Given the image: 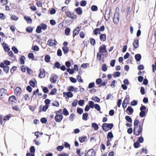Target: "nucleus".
I'll list each match as a JSON object with an SVG mask.
<instances>
[{
  "instance_id": "nucleus-1",
  "label": "nucleus",
  "mask_w": 156,
  "mask_h": 156,
  "mask_svg": "<svg viewBox=\"0 0 156 156\" xmlns=\"http://www.w3.org/2000/svg\"><path fill=\"white\" fill-rule=\"evenodd\" d=\"M143 123L141 126L134 127L133 128V133L136 136H138L142 133L143 131Z\"/></svg>"
},
{
  "instance_id": "nucleus-2",
  "label": "nucleus",
  "mask_w": 156,
  "mask_h": 156,
  "mask_svg": "<svg viewBox=\"0 0 156 156\" xmlns=\"http://www.w3.org/2000/svg\"><path fill=\"white\" fill-rule=\"evenodd\" d=\"M113 127V124L112 123L107 124L104 123L102 124V127L103 129L106 131L109 130V129H111Z\"/></svg>"
},
{
  "instance_id": "nucleus-3",
  "label": "nucleus",
  "mask_w": 156,
  "mask_h": 156,
  "mask_svg": "<svg viewBox=\"0 0 156 156\" xmlns=\"http://www.w3.org/2000/svg\"><path fill=\"white\" fill-rule=\"evenodd\" d=\"M8 96L7 91L3 88L0 89V98L1 99Z\"/></svg>"
},
{
  "instance_id": "nucleus-4",
  "label": "nucleus",
  "mask_w": 156,
  "mask_h": 156,
  "mask_svg": "<svg viewBox=\"0 0 156 156\" xmlns=\"http://www.w3.org/2000/svg\"><path fill=\"white\" fill-rule=\"evenodd\" d=\"M65 13L67 17L70 18L72 19H75L77 18L76 15H74L73 13H71L69 11L66 12Z\"/></svg>"
},
{
  "instance_id": "nucleus-5",
  "label": "nucleus",
  "mask_w": 156,
  "mask_h": 156,
  "mask_svg": "<svg viewBox=\"0 0 156 156\" xmlns=\"http://www.w3.org/2000/svg\"><path fill=\"white\" fill-rule=\"evenodd\" d=\"M99 51L100 53L107 52V50H106L105 46V45H102L100 47Z\"/></svg>"
},
{
  "instance_id": "nucleus-6",
  "label": "nucleus",
  "mask_w": 156,
  "mask_h": 156,
  "mask_svg": "<svg viewBox=\"0 0 156 156\" xmlns=\"http://www.w3.org/2000/svg\"><path fill=\"white\" fill-rule=\"evenodd\" d=\"M63 116L61 115L57 114L55 117V119L56 122H60L62 120Z\"/></svg>"
},
{
  "instance_id": "nucleus-7",
  "label": "nucleus",
  "mask_w": 156,
  "mask_h": 156,
  "mask_svg": "<svg viewBox=\"0 0 156 156\" xmlns=\"http://www.w3.org/2000/svg\"><path fill=\"white\" fill-rule=\"evenodd\" d=\"M64 96L66 98H72L73 96V94L70 91H68L67 92H64L63 93Z\"/></svg>"
},
{
  "instance_id": "nucleus-8",
  "label": "nucleus",
  "mask_w": 156,
  "mask_h": 156,
  "mask_svg": "<svg viewBox=\"0 0 156 156\" xmlns=\"http://www.w3.org/2000/svg\"><path fill=\"white\" fill-rule=\"evenodd\" d=\"M40 73L39 76L40 78H44L45 76V70L44 69H40Z\"/></svg>"
},
{
  "instance_id": "nucleus-9",
  "label": "nucleus",
  "mask_w": 156,
  "mask_h": 156,
  "mask_svg": "<svg viewBox=\"0 0 156 156\" xmlns=\"http://www.w3.org/2000/svg\"><path fill=\"white\" fill-rule=\"evenodd\" d=\"M129 101V99L128 98H126L123 101L122 106L124 108H125L127 106V104H128Z\"/></svg>"
},
{
  "instance_id": "nucleus-10",
  "label": "nucleus",
  "mask_w": 156,
  "mask_h": 156,
  "mask_svg": "<svg viewBox=\"0 0 156 156\" xmlns=\"http://www.w3.org/2000/svg\"><path fill=\"white\" fill-rule=\"evenodd\" d=\"M9 103L11 104H13L16 101L15 98L14 96L10 97L9 98Z\"/></svg>"
},
{
  "instance_id": "nucleus-11",
  "label": "nucleus",
  "mask_w": 156,
  "mask_h": 156,
  "mask_svg": "<svg viewBox=\"0 0 156 156\" xmlns=\"http://www.w3.org/2000/svg\"><path fill=\"white\" fill-rule=\"evenodd\" d=\"M126 111L129 115H132L133 112V109L132 107L128 106L126 110Z\"/></svg>"
},
{
  "instance_id": "nucleus-12",
  "label": "nucleus",
  "mask_w": 156,
  "mask_h": 156,
  "mask_svg": "<svg viewBox=\"0 0 156 156\" xmlns=\"http://www.w3.org/2000/svg\"><path fill=\"white\" fill-rule=\"evenodd\" d=\"M57 75H54L50 79L51 82L52 83H55L57 81Z\"/></svg>"
},
{
  "instance_id": "nucleus-13",
  "label": "nucleus",
  "mask_w": 156,
  "mask_h": 156,
  "mask_svg": "<svg viewBox=\"0 0 156 156\" xmlns=\"http://www.w3.org/2000/svg\"><path fill=\"white\" fill-rule=\"evenodd\" d=\"M15 93L17 95H19L21 93V90L19 87H17L15 90Z\"/></svg>"
},
{
  "instance_id": "nucleus-14",
  "label": "nucleus",
  "mask_w": 156,
  "mask_h": 156,
  "mask_svg": "<svg viewBox=\"0 0 156 156\" xmlns=\"http://www.w3.org/2000/svg\"><path fill=\"white\" fill-rule=\"evenodd\" d=\"M75 11L78 15H80L82 14L83 11L82 9L80 7H79L75 9Z\"/></svg>"
},
{
  "instance_id": "nucleus-15",
  "label": "nucleus",
  "mask_w": 156,
  "mask_h": 156,
  "mask_svg": "<svg viewBox=\"0 0 156 156\" xmlns=\"http://www.w3.org/2000/svg\"><path fill=\"white\" fill-rule=\"evenodd\" d=\"M133 45L135 49H136L139 47V41L138 40H136L134 41Z\"/></svg>"
},
{
  "instance_id": "nucleus-16",
  "label": "nucleus",
  "mask_w": 156,
  "mask_h": 156,
  "mask_svg": "<svg viewBox=\"0 0 156 156\" xmlns=\"http://www.w3.org/2000/svg\"><path fill=\"white\" fill-rule=\"evenodd\" d=\"M87 154L89 155L94 156L95 154V152L93 149H90L87 152Z\"/></svg>"
},
{
  "instance_id": "nucleus-17",
  "label": "nucleus",
  "mask_w": 156,
  "mask_h": 156,
  "mask_svg": "<svg viewBox=\"0 0 156 156\" xmlns=\"http://www.w3.org/2000/svg\"><path fill=\"white\" fill-rule=\"evenodd\" d=\"M113 137V135L112 132H109L107 135V138L108 140H111V138Z\"/></svg>"
},
{
  "instance_id": "nucleus-18",
  "label": "nucleus",
  "mask_w": 156,
  "mask_h": 156,
  "mask_svg": "<svg viewBox=\"0 0 156 156\" xmlns=\"http://www.w3.org/2000/svg\"><path fill=\"white\" fill-rule=\"evenodd\" d=\"M100 38L101 41H105L106 40V35L105 34H101L100 36Z\"/></svg>"
},
{
  "instance_id": "nucleus-19",
  "label": "nucleus",
  "mask_w": 156,
  "mask_h": 156,
  "mask_svg": "<svg viewBox=\"0 0 156 156\" xmlns=\"http://www.w3.org/2000/svg\"><path fill=\"white\" fill-rule=\"evenodd\" d=\"M135 58L137 61H140L141 59V56L140 54H137L135 55Z\"/></svg>"
},
{
  "instance_id": "nucleus-20",
  "label": "nucleus",
  "mask_w": 156,
  "mask_h": 156,
  "mask_svg": "<svg viewBox=\"0 0 156 156\" xmlns=\"http://www.w3.org/2000/svg\"><path fill=\"white\" fill-rule=\"evenodd\" d=\"M3 46L4 50L7 51H9L10 48L8 47V46L6 44H3Z\"/></svg>"
},
{
  "instance_id": "nucleus-21",
  "label": "nucleus",
  "mask_w": 156,
  "mask_h": 156,
  "mask_svg": "<svg viewBox=\"0 0 156 156\" xmlns=\"http://www.w3.org/2000/svg\"><path fill=\"white\" fill-rule=\"evenodd\" d=\"M24 19L28 23H31L32 22L31 19L29 17H27L26 16H24Z\"/></svg>"
},
{
  "instance_id": "nucleus-22",
  "label": "nucleus",
  "mask_w": 156,
  "mask_h": 156,
  "mask_svg": "<svg viewBox=\"0 0 156 156\" xmlns=\"http://www.w3.org/2000/svg\"><path fill=\"white\" fill-rule=\"evenodd\" d=\"M54 41L52 39H49L47 42L48 44L50 46H53L54 45Z\"/></svg>"
},
{
  "instance_id": "nucleus-23",
  "label": "nucleus",
  "mask_w": 156,
  "mask_h": 156,
  "mask_svg": "<svg viewBox=\"0 0 156 156\" xmlns=\"http://www.w3.org/2000/svg\"><path fill=\"white\" fill-rule=\"evenodd\" d=\"M91 126L94 128L95 130H97L98 129V125L95 123H93L91 124Z\"/></svg>"
},
{
  "instance_id": "nucleus-24",
  "label": "nucleus",
  "mask_w": 156,
  "mask_h": 156,
  "mask_svg": "<svg viewBox=\"0 0 156 156\" xmlns=\"http://www.w3.org/2000/svg\"><path fill=\"white\" fill-rule=\"evenodd\" d=\"M87 139V137L86 136H83L82 137H80L79 138V140L81 143H83Z\"/></svg>"
},
{
  "instance_id": "nucleus-25",
  "label": "nucleus",
  "mask_w": 156,
  "mask_h": 156,
  "mask_svg": "<svg viewBox=\"0 0 156 156\" xmlns=\"http://www.w3.org/2000/svg\"><path fill=\"white\" fill-rule=\"evenodd\" d=\"M139 123L140 122L138 120L136 119L135 120L134 122V127H136L141 126V125H139Z\"/></svg>"
},
{
  "instance_id": "nucleus-26",
  "label": "nucleus",
  "mask_w": 156,
  "mask_h": 156,
  "mask_svg": "<svg viewBox=\"0 0 156 156\" xmlns=\"http://www.w3.org/2000/svg\"><path fill=\"white\" fill-rule=\"evenodd\" d=\"M88 116V115L87 113H85L83 114V119L84 120L86 121L87 119V117Z\"/></svg>"
},
{
  "instance_id": "nucleus-27",
  "label": "nucleus",
  "mask_w": 156,
  "mask_h": 156,
  "mask_svg": "<svg viewBox=\"0 0 156 156\" xmlns=\"http://www.w3.org/2000/svg\"><path fill=\"white\" fill-rule=\"evenodd\" d=\"M26 58L24 56H22L20 58V62L21 64H24V60Z\"/></svg>"
},
{
  "instance_id": "nucleus-28",
  "label": "nucleus",
  "mask_w": 156,
  "mask_h": 156,
  "mask_svg": "<svg viewBox=\"0 0 156 156\" xmlns=\"http://www.w3.org/2000/svg\"><path fill=\"white\" fill-rule=\"evenodd\" d=\"M62 50L64 54H66L67 53L69 50V49L67 47H62Z\"/></svg>"
},
{
  "instance_id": "nucleus-29",
  "label": "nucleus",
  "mask_w": 156,
  "mask_h": 156,
  "mask_svg": "<svg viewBox=\"0 0 156 156\" xmlns=\"http://www.w3.org/2000/svg\"><path fill=\"white\" fill-rule=\"evenodd\" d=\"M79 30H76V29H75L73 31V36L74 37L75 36H76L79 33Z\"/></svg>"
},
{
  "instance_id": "nucleus-30",
  "label": "nucleus",
  "mask_w": 156,
  "mask_h": 156,
  "mask_svg": "<svg viewBox=\"0 0 156 156\" xmlns=\"http://www.w3.org/2000/svg\"><path fill=\"white\" fill-rule=\"evenodd\" d=\"M94 34L95 35H97L98 33L100 34L99 28H97L93 31Z\"/></svg>"
},
{
  "instance_id": "nucleus-31",
  "label": "nucleus",
  "mask_w": 156,
  "mask_h": 156,
  "mask_svg": "<svg viewBox=\"0 0 156 156\" xmlns=\"http://www.w3.org/2000/svg\"><path fill=\"white\" fill-rule=\"evenodd\" d=\"M28 57L30 59L34 60V54L32 53H30L28 54Z\"/></svg>"
},
{
  "instance_id": "nucleus-32",
  "label": "nucleus",
  "mask_w": 156,
  "mask_h": 156,
  "mask_svg": "<svg viewBox=\"0 0 156 156\" xmlns=\"http://www.w3.org/2000/svg\"><path fill=\"white\" fill-rule=\"evenodd\" d=\"M70 31V29L69 28H67L65 29V34L68 36L69 35Z\"/></svg>"
},
{
  "instance_id": "nucleus-33",
  "label": "nucleus",
  "mask_w": 156,
  "mask_h": 156,
  "mask_svg": "<svg viewBox=\"0 0 156 156\" xmlns=\"http://www.w3.org/2000/svg\"><path fill=\"white\" fill-rule=\"evenodd\" d=\"M125 119L127 122H129L131 123L132 122V119L129 116H126L125 117Z\"/></svg>"
},
{
  "instance_id": "nucleus-34",
  "label": "nucleus",
  "mask_w": 156,
  "mask_h": 156,
  "mask_svg": "<svg viewBox=\"0 0 156 156\" xmlns=\"http://www.w3.org/2000/svg\"><path fill=\"white\" fill-rule=\"evenodd\" d=\"M50 57L49 55H46L45 57V61L47 62H49Z\"/></svg>"
},
{
  "instance_id": "nucleus-35",
  "label": "nucleus",
  "mask_w": 156,
  "mask_h": 156,
  "mask_svg": "<svg viewBox=\"0 0 156 156\" xmlns=\"http://www.w3.org/2000/svg\"><path fill=\"white\" fill-rule=\"evenodd\" d=\"M91 10L93 11H97L98 10V8L97 6L93 5L91 6Z\"/></svg>"
},
{
  "instance_id": "nucleus-36",
  "label": "nucleus",
  "mask_w": 156,
  "mask_h": 156,
  "mask_svg": "<svg viewBox=\"0 0 156 156\" xmlns=\"http://www.w3.org/2000/svg\"><path fill=\"white\" fill-rule=\"evenodd\" d=\"M75 115L74 114H71L69 116V119L70 121H73L75 119Z\"/></svg>"
},
{
  "instance_id": "nucleus-37",
  "label": "nucleus",
  "mask_w": 156,
  "mask_h": 156,
  "mask_svg": "<svg viewBox=\"0 0 156 156\" xmlns=\"http://www.w3.org/2000/svg\"><path fill=\"white\" fill-rule=\"evenodd\" d=\"M40 27H41V29H42L43 30H45L46 29L47 26L46 24L42 23L41 24Z\"/></svg>"
},
{
  "instance_id": "nucleus-38",
  "label": "nucleus",
  "mask_w": 156,
  "mask_h": 156,
  "mask_svg": "<svg viewBox=\"0 0 156 156\" xmlns=\"http://www.w3.org/2000/svg\"><path fill=\"white\" fill-rule=\"evenodd\" d=\"M9 67L8 66H5L4 68H3L4 71L6 73H8L9 72Z\"/></svg>"
},
{
  "instance_id": "nucleus-39",
  "label": "nucleus",
  "mask_w": 156,
  "mask_h": 156,
  "mask_svg": "<svg viewBox=\"0 0 156 156\" xmlns=\"http://www.w3.org/2000/svg\"><path fill=\"white\" fill-rule=\"evenodd\" d=\"M139 115L140 116L141 118L144 117L145 115V112L141 111Z\"/></svg>"
},
{
  "instance_id": "nucleus-40",
  "label": "nucleus",
  "mask_w": 156,
  "mask_h": 156,
  "mask_svg": "<svg viewBox=\"0 0 156 156\" xmlns=\"http://www.w3.org/2000/svg\"><path fill=\"white\" fill-rule=\"evenodd\" d=\"M92 100L96 102H99L100 101V99L97 97L92 98Z\"/></svg>"
},
{
  "instance_id": "nucleus-41",
  "label": "nucleus",
  "mask_w": 156,
  "mask_h": 156,
  "mask_svg": "<svg viewBox=\"0 0 156 156\" xmlns=\"http://www.w3.org/2000/svg\"><path fill=\"white\" fill-rule=\"evenodd\" d=\"M52 104L53 106H55L57 107H58L59 106V102L56 101H54Z\"/></svg>"
},
{
  "instance_id": "nucleus-42",
  "label": "nucleus",
  "mask_w": 156,
  "mask_h": 156,
  "mask_svg": "<svg viewBox=\"0 0 156 156\" xmlns=\"http://www.w3.org/2000/svg\"><path fill=\"white\" fill-rule=\"evenodd\" d=\"M11 19L12 20L16 21L18 19V17L16 16L15 15H12V16Z\"/></svg>"
},
{
  "instance_id": "nucleus-43",
  "label": "nucleus",
  "mask_w": 156,
  "mask_h": 156,
  "mask_svg": "<svg viewBox=\"0 0 156 156\" xmlns=\"http://www.w3.org/2000/svg\"><path fill=\"white\" fill-rule=\"evenodd\" d=\"M32 49L33 50L36 51H38L39 50V47L37 45H34V46L32 47Z\"/></svg>"
},
{
  "instance_id": "nucleus-44",
  "label": "nucleus",
  "mask_w": 156,
  "mask_h": 156,
  "mask_svg": "<svg viewBox=\"0 0 156 156\" xmlns=\"http://www.w3.org/2000/svg\"><path fill=\"white\" fill-rule=\"evenodd\" d=\"M87 4V2L85 1H82L80 2V5L82 6H85Z\"/></svg>"
},
{
  "instance_id": "nucleus-45",
  "label": "nucleus",
  "mask_w": 156,
  "mask_h": 156,
  "mask_svg": "<svg viewBox=\"0 0 156 156\" xmlns=\"http://www.w3.org/2000/svg\"><path fill=\"white\" fill-rule=\"evenodd\" d=\"M113 75L114 77H119L120 75V73L119 72H114Z\"/></svg>"
},
{
  "instance_id": "nucleus-46",
  "label": "nucleus",
  "mask_w": 156,
  "mask_h": 156,
  "mask_svg": "<svg viewBox=\"0 0 156 156\" xmlns=\"http://www.w3.org/2000/svg\"><path fill=\"white\" fill-rule=\"evenodd\" d=\"M41 27L40 26H38L36 29V32L37 33H40L41 32Z\"/></svg>"
},
{
  "instance_id": "nucleus-47",
  "label": "nucleus",
  "mask_w": 156,
  "mask_h": 156,
  "mask_svg": "<svg viewBox=\"0 0 156 156\" xmlns=\"http://www.w3.org/2000/svg\"><path fill=\"white\" fill-rule=\"evenodd\" d=\"M56 89L55 88H54L50 92V94L52 95H54L55 94V93L56 92Z\"/></svg>"
},
{
  "instance_id": "nucleus-48",
  "label": "nucleus",
  "mask_w": 156,
  "mask_h": 156,
  "mask_svg": "<svg viewBox=\"0 0 156 156\" xmlns=\"http://www.w3.org/2000/svg\"><path fill=\"white\" fill-rule=\"evenodd\" d=\"M69 79L71 82L73 83H75L76 82V79L73 77H70Z\"/></svg>"
},
{
  "instance_id": "nucleus-49",
  "label": "nucleus",
  "mask_w": 156,
  "mask_h": 156,
  "mask_svg": "<svg viewBox=\"0 0 156 156\" xmlns=\"http://www.w3.org/2000/svg\"><path fill=\"white\" fill-rule=\"evenodd\" d=\"M113 21L115 23H117L119 22V18L118 17H115L114 16V17Z\"/></svg>"
},
{
  "instance_id": "nucleus-50",
  "label": "nucleus",
  "mask_w": 156,
  "mask_h": 156,
  "mask_svg": "<svg viewBox=\"0 0 156 156\" xmlns=\"http://www.w3.org/2000/svg\"><path fill=\"white\" fill-rule=\"evenodd\" d=\"M94 82L90 83L88 86V88L89 89L94 87Z\"/></svg>"
},
{
  "instance_id": "nucleus-51",
  "label": "nucleus",
  "mask_w": 156,
  "mask_h": 156,
  "mask_svg": "<svg viewBox=\"0 0 156 156\" xmlns=\"http://www.w3.org/2000/svg\"><path fill=\"white\" fill-rule=\"evenodd\" d=\"M63 113L65 115H68L69 114L68 111L66 108H64L63 109Z\"/></svg>"
},
{
  "instance_id": "nucleus-52",
  "label": "nucleus",
  "mask_w": 156,
  "mask_h": 156,
  "mask_svg": "<svg viewBox=\"0 0 156 156\" xmlns=\"http://www.w3.org/2000/svg\"><path fill=\"white\" fill-rule=\"evenodd\" d=\"M133 145L135 148H137L140 146V144L139 142H136L134 143Z\"/></svg>"
},
{
  "instance_id": "nucleus-53",
  "label": "nucleus",
  "mask_w": 156,
  "mask_h": 156,
  "mask_svg": "<svg viewBox=\"0 0 156 156\" xmlns=\"http://www.w3.org/2000/svg\"><path fill=\"white\" fill-rule=\"evenodd\" d=\"M76 78H77V80L79 82H81L82 83L83 82V80L81 79V77L79 75H78L77 76Z\"/></svg>"
},
{
  "instance_id": "nucleus-54",
  "label": "nucleus",
  "mask_w": 156,
  "mask_h": 156,
  "mask_svg": "<svg viewBox=\"0 0 156 156\" xmlns=\"http://www.w3.org/2000/svg\"><path fill=\"white\" fill-rule=\"evenodd\" d=\"M137 104V102L135 100H133L131 101L130 103V105L132 106L136 105Z\"/></svg>"
},
{
  "instance_id": "nucleus-55",
  "label": "nucleus",
  "mask_w": 156,
  "mask_h": 156,
  "mask_svg": "<svg viewBox=\"0 0 156 156\" xmlns=\"http://www.w3.org/2000/svg\"><path fill=\"white\" fill-rule=\"evenodd\" d=\"M67 71L70 74H72L74 73V71L73 69H71L69 68L67 69Z\"/></svg>"
},
{
  "instance_id": "nucleus-56",
  "label": "nucleus",
  "mask_w": 156,
  "mask_h": 156,
  "mask_svg": "<svg viewBox=\"0 0 156 156\" xmlns=\"http://www.w3.org/2000/svg\"><path fill=\"white\" fill-rule=\"evenodd\" d=\"M102 57V55L100 53H98L97 54V59L101 61Z\"/></svg>"
},
{
  "instance_id": "nucleus-57",
  "label": "nucleus",
  "mask_w": 156,
  "mask_h": 156,
  "mask_svg": "<svg viewBox=\"0 0 156 156\" xmlns=\"http://www.w3.org/2000/svg\"><path fill=\"white\" fill-rule=\"evenodd\" d=\"M77 112L79 114H81L83 112V110L81 108H78L77 109Z\"/></svg>"
},
{
  "instance_id": "nucleus-58",
  "label": "nucleus",
  "mask_w": 156,
  "mask_h": 156,
  "mask_svg": "<svg viewBox=\"0 0 156 156\" xmlns=\"http://www.w3.org/2000/svg\"><path fill=\"white\" fill-rule=\"evenodd\" d=\"M94 107L98 111H100L101 110L100 107L98 104H95L94 105Z\"/></svg>"
},
{
  "instance_id": "nucleus-59",
  "label": "nucleus",
  "mask_w": 156,
  "mask_h": 156,
  "mask_svg": "<svg viewBox=\"0 0 156 156\" xmlns=\"http://www.w3.org/2000/svg\"><path fill=\"white\" fill-rule=\"evenodd\" d=\"M12 50L13 51L14 53L17 54L18 53V50L17 48L15 47H12Z\"/></svg>"
},
{
  "instance_id": "nucleus-60",
  "label": "nucleus",
  "mask_w": 156,
  "mask_h": 156,
  "mask_svg": "<svg viewBox=\"0 0 156 156\" xmlns=\"http://www.w3.org/2000/svg\"><path fill=\"white\" fill-rule=\"evenodd\" d=\"M54 66L55 67L59 69L60 68L61 65L59 62H56L55 63Z\"/></svg>"
},
{
  "instance_id": "nucleus-61",
  "label": "nucleus",
  "mask_w": 156,
  "mask_h": 156,
  "mask_svg": "<svg viewBox=\"0 0 156 156\" xmlns=\"http://www.w3.org/2000/svg\"><path fill=\"white\" fill-rule=\"evenodd\" d=\"M29 83L32 87H34L35 86V82L32 80H31L30 81Z\"/></svg>"
},
{
  "instance_id": "nucleus-62",
  "label": "nucleus",
  "mask_w": 156,
  "mask_h": 156,
  "mask_svg": "<svg viewBox=\"0 0 156 156\" xmlns=\"http://www.w3.org/2000/svg\"><path fill=\"white\" fill-rule=\"evenodd\" d=\"M33 30V28L30 27L26 28V30L28 32L30 33Z\"/></svg>"
},
{
  "instance_id": "nucleus-63",
  "label": "nucleus",
  "mask_w": 156,
  "mask_h": 156,
  "mask_svg": "<svg viewBox=\"0 0 156 156\" xmlns=\"http://www.w3.org/2000/svg\"><path fill=\"white\" fill-rule=\"evenodd\" d=\"M84 100H79L78 102L79 105L80 106H82L84 104Z\"/></svg>"
},
{
  "instance_id": "nucleus-64",
  "label": "nucleus",
  "mask_w": 156,
  "mask_h": 156,
  "mask_svg": "<svg viewBox=\"0 0 156 156\" xmlns=\"http://www.w3.org/2000/svg\"><path fill=\"white\" fill-rule=\"evenodd\" d=\"M48 105H45L43 106L42 108V110L44 112H45L48 109Z\"/></svg>"
}]
</instances>
